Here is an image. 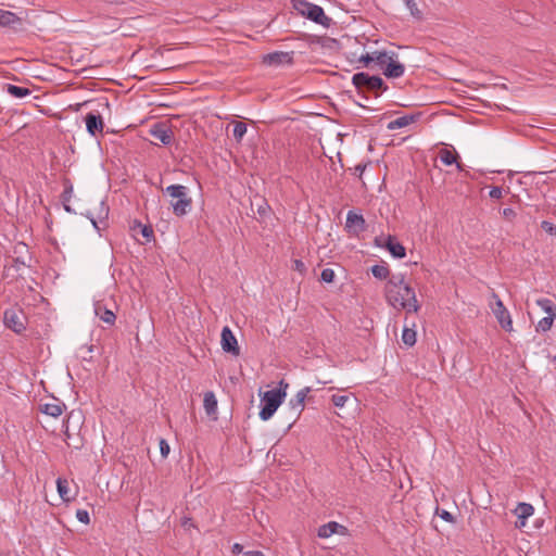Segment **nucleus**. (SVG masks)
Returning <instances> with one entry per match:
<instances>
[{
    "mask_svg": "<svg viewBox=\"0 0 556 556\" xmlns=\"http://www.w3.org/2000/svg\"><path fill=\"white\" fill-rule=\"evenodd\" d=\"M280 386H283L285 389H273L261 394L260 418L264 421L270 419L274 416L287 395L286 389L288 384L283 381H280Z\"/></svg>",
    "mask_w": 556,
    "mask_h": 556,
    "instance_id": "obj_3",
    "label": "nucleus"
},
{
    "mask_svg": "<svg viewBox=\"0 0 556 556\" xmlns=\"http://www.w3.org/2000/svg\"><path fill=\"white\" fill-rule=\"evenodd\" d=\"M415 121H416L415 115H404V116L397 117L394 121H391L388 124V129L395 130V129L404 128V127L410 125L412 123H414Z\"/></svg>",
    "mask_w": 556,
    "mask_h": 556,
    "instance_id": "obj_21",
    "label": "nucleus"
},
{
    "mask_svg": "<svg viewBox=\"0 0 556 556\" xmlns=\"http://www.w3.org/2000/svg\"><path fill=\"white\" fill-rule=\"evenodd\" d=\"M402 341L404 344L413 346L416 343V331L405 326L402 332Z\"/></svg>",
    "mask_w": 556,
    "mask_h": 556,
    "instance_id": "obj_27",
    "label": "nucleus"
},
{
    "mask_svg": "<svg viewBox=\"0 0 556 556\" xmlns=\"http://www.w3.org/2000/svg\"><path fill=\"white\" fill-rule=\"evenodd\" d=\"M56 489L60 497L68 502L70 501V488H68V481L66 479L58 478L56 480Z\"/></svg>",
    "mask_w": 556,
    "mask_h": 556,
    "instance_id": "obj_26",
    "label": "nucleus"
},
{
    "mask_svg": "<svg viewBox=\"0 0 556 556\" xmlns=\"http://www.w3.org/2000/svg\"><path fill=\"white\" fill-rule=\"evenodd\" d=\"M440 517L445 520V521H453V515L446 510H442V513L440 514Z\"/></svg>",
    "mask_w": 556,
    "mask_h": 556,
    "instance_id": "obj_41",
    "label": "nucleus"
},
{
    "mask_svg": "<svg viewBox=\"0 0 556 556\" xmlns=\"http://www.w3.org/2000/svg\"><path fill=\"white\" fill-rule=\"evenodd\" d=\"M160 452L163 458H166L169 454L170 447L165 439L160 440Z\"/></svg>",
    "mask_w": 556,
    "mask_h": 556,
    "instance_id": "obj_36",
    "label": "nucleus"
},
{
    "mask_svg": "<svg viewBox=\"0 0 556 556\" xmlns=\"http://www.w3.org/2000/svg\"><path fill=\"white\" fill-rule=\"evenodd\" d=\"M7 91L14 98L22 99L30 93V90L26 87L7 85Z\"/></svg>",
    "mask_w": 556,
    "mask_h": 556,
    "instance_id": "obj_25",
    "label": "nucleus"
},
{
    "mask_svg": "<svg viewBox=\"0 0 556 556\" xmlns=\"http://www.w3.org/2000/svg\"><path fill=\"white\" fill-rule=\"evenodd\" d=\"M406 8L409 10L410 14L414 17L419 18L421 16V12L419 11L417 3L415 0H404Z\"/></svg>",
    "mask_w": 556,
    "mask_h": 556,
    "instance_id": "obj_31",
    "label": "nucleus"
},
{
    "mask_svg": "<svg viewBox=\"0 0 556 556\" xmlns=\"http://www.w3.org/2000/svg\"><path fill=\"white\" fill-rule=\"evenodd\" d=\"M387 248L396 258H402L406 254L405 248L400 242L394 241L391 237L388 238Z\"/></svg>",
    "mask_w": 556,
    "mask_h": 556,
    "instance_id": "obj_23",
    "label": "nucleus"
},
{
    "mask_svg": "<svg viewBox=\"0 0 556 556\" xmlns=\"http://www.w3.org/2000/svg\"><path fill=\"white\" fill-rule=\"evenodd\" d=\"M394 52L388 51H364L359 54L358 61L364 66H374L378 70H404V65L399 63L395 59Z\"/></svg>",
    "mask_w": 556,
    "mask_h": 556,
    "instance_id": "obj_2",
    "label": "nucleus"
},
{
    "mask_svg": "<svg viewBox=\"0 0 556 556\" xmlns=\"http://www.w3.org/2000/svg\"><path fill=\"white\" fill-rule=\"evenodd\" d=\"M458 154L455 150L450 149H441L439 151V159L444 165H453L455 164L459 172H465L463 164L457 162Z\"/></svg>",
    "mask_w": 556,
    "mask_h": 556,
    "instance_id": "obj_16",
    "label": "nucleus"
},
{
    "mask_svg": "<svg viewBox=\"0 0 556 556\" xmlns=\"http://www.w3.org/2000/svg\"><path fill=\"white\" fill-rule=\"evenodd\" d=\"M152 136L160 140L163 144H169L172 142L173 132L165 127H156L151 131Z\"/></svg>",
    "mask_w": 556,
    "mask_h": 556,
    "instance_id": "obj_22",
    "label": "nucleus"
},
{
    "mask_svg": "<svg viewBox=\"0 0 556 556\" xmlns=\"http://www.w3.org/2000/svg\"><path fill=\"white\" fill-rule=\"evenodd\" d=\"M93 352V345H83L78 349V355L83 359H87V354H91Z\"/></svg>",
    "mask_w": 556,
    "mask_h": 556,
    "instance_id": "obj_38",
    "label": "nucleus"
},
{
    "mask_svg": "<svg viewBox=\"0 0 556 556\" xmlns=\"http://www.w3.org/2000/svg\"><path fill=\"white\" fill-rule=\"evenodd\" d=\"M384 292L388 304L397 311L417 313L420 308L415 290L405 282L402 274L392 275L389 278Z\"/></svg>",
    "mask_w": 556,
    "mask_h": 556,
    "instance_id": "obj_1",
    "label": "nucleus"
},
{
    "mask_svg": "<svg viewBox=\"0 0 556 556\" xmlns=\"http://www.w3.org/2000/svg\"><path fill=\"white\" fill-rule=\"evenodd\" d=\"M491 299L493 300V303H491V309L497 319L498 324L502 326L503 329L506 331L513 330V320L510 317L509 312L504 306L502 300L498 298V295L493 292L491 294Z\"/></svg>",
    "mask_w": 556,
    "mask_h": 556,
    "instance_id": "obj_7",
    "label": "nucleus"
},
{
    "mask_svg": "<svg viewBox=\"0 0 556 556\" xmlns=\"http://www.w3.org/2000/svg\"><path fill=\"white\" fill-rule=\"evenodd\" d=\"M23 24L22 17L17 14L0 9V26L16 29Z\"/></svg>",
    "mask_w": 556,
    "mask_h": 556,
    "instance_id": "obj_14",
    "label": "nucleus"
},
{
    "mask_svg": "<svg viewBox=\"0 0 556 556\" xmlns=\"http://www.w3.org/2000/svg\"><path fill=\"white\" fill-rule=\"evenodd\" d=\"M3 320L4 325L16 333L22 332L26 327L25 314L17 308L5 309Z\"/></svg>",
    "mask_w": 556,
    "mask_h": 556,
    "instance_id": "obj_8",
    "label": "nucleus"
},
{
    "mask_svg": "<svg viewBox=\"0 0 556 556\" xmlns=\"http://www.w3.org/2000/svg\"><path fill=\"white\" fill-rule=\"evenodd\" d=\"M331 401L336 407L342 408V407H344L345 403L349 401V396L334 394V395H332Z\"/></svg>",
    "mask_w": 556,
    "mask_h": 556,
    "instance_id": "obj_32",
    "label": "nucleus"
},
{
    "mask_svg": "<svg viewBox=\"0 0 556 556\" xmlns=\"http://www.w3.org/2000/svg\"><path fill=\"white\" fill-rule=\"evenodd\" d=\"M311 392L309 387H305L298 391L295 396L289 401V409L293 417V422L300 417L301 413L304 409V403L307 394Z\"/></svg>",
    "mask_w": 556,
    "mask_h": 556,
    "instance_id": "obj_10",
    "label": "nucleus"
},
{
    "mask_svg": "<svg viewBox=\"0 0 556 556\" xmlns=\"http://www.w3.org/2000/svg\"><path fill=\"white\" fill-rule=\"evenodd\" d=\"M294 52L275 51L263 56V63L266 66H289L293 64Z\"/></svg>",
    "mask_w": 556,
    "mask_h": 556,
    "instance_id": "obj_9",
    "label": "nucleus"
},
{
    "mask_svg": "<svg viewBox=\"0 0 556 556\" xmlns=\"http://www.w3.org/2000/svg\"><path fill=\"white\" fill-rule=\"evenodd\" d=\"M94 314L105 324L113 325L115 323L116 316L115 314L104 307L100 302L94 304Z\"/></svg>",
    "mask_w": 556,
    "mask_h": 556,
    "instance_id": "obj_18",
    "label": "nucleus"
},
{
    "mask_svg": "<svg viewBox=\"0 0 556 556\" xmlns=\"http://www.w3.org/2000/svg\"><path fill=\"white\" fill-rule=\"evenodd\" d=\"M536 305L547 314V316L556 317V304L546 298L536 300Z\"/></svg>",
    "mask_w": 556,
    "mask_h": 556,
    "instance_id": "obj_24",
    "label": "nucleus"
},
{
    "mask_svg": "<svg viewBox=\"0 0 556 556\" xmlns=\"http://www.w3.org/2000/svg\"><path fill=\"white\" fill-rule=\"evenodd\" d=\"M541 227L544 231L549 233L551 236H556V226L547 220H543Z\"/></svg>",
    "mask_w": 556,
    "mask_h": 556,
    "instance_id": "obj_34",
    "label": "nucleus"
},
{
    "mask_svg": "<svg viewBox=\"0 0 556 556\" xmlns=\"http://www.w3.org/2000/svg\"><path fill=\"white\" fill-rule=\"evenodd\" d=\"M90 220H91L93 228L99 231L100 228H99L98 222L93 217H90Z\"/></svg>",
    "mask_w": 556,
    "mask_h": 556,
    "instance_id": "obj_46",
    "label": "nucleus"
},
{
    "mask_svg": "<svg viewBox=\"0 0 556 556\" xmlns=\"http://www.w3.org/2000/svg\"><path fill=\"white\" fill-rule=\"evenodd\" d=\"M76 518L85 525L90 522L89 513L85 509H77Z\"/></svg>",
    "mask_w": 556,
    "mask_h": 556,
    "instance_id": "obj_35",
    "label": "nucleus"
},
{
    "mask_svg": "<svg viewBox=\"0 0 556 556\" xmlns=\"http://www.w3.org/2000/svg\"><path fill=\"white\" fill-rule=\"evenodd\" d=\"M345 528L341 525H339L336 521H330L326 525H323L318 529V536L323 539L330 538L332 534L338 533L340 531H344Z\"/></svg>",
    "mask_w": 556,
    "mask_h": 556,
    "instance_id": "obj_19",
    "label": "nucleus"
},
{
    "mask_svg": "<svg viewBox=\"0 0 556 556\" xmlns=\"http://www.w3.org/2000/svg\"><path fill=\"white\" fill-rule=\"evenodd\" d=\"M294 267L299 271H303L305 269L304 263L302 261H299V260L294 261Z\"/></svg>",
    "mask_w": 556,
    "mask_h": 556,
    "instance_id": "obj_43",
    "label": "nucleus"
},
{
    "mask_svg": "<svg viewBox=\"0 0 556 556\" xmlns=\"http://www.w3.org/2000/svg\"><path fill=\"white\" fill-rule=\"evenodd\" d=\"M489 195L492 199H501L503 197V189L501 187H492Z\"/></svg>",
    "mask_w": 556,
    "mask_h": 556,
    "instance_id": "obj_39",
    "label": "nucleus"
},
{
    "mask_svg": "<svg viewBox=\"0 0 556 556\" xmlns=\"http://www.w3.org/2000/svg\"><path fill=\"white\" fill-rule=\"evenodd\" d=\"M86 127H87V131L92 136H96L97 134L102 132V130H103L102 117L100 115H96L93 113L87 114Z\"/></svg>",
    "mask_w": 556,
    "mask_h": 556,
    "instance_id": "obj_17",
    "label": "nucleus"
},
{
    "mask_svg": "<svg viewBox=\"0 0 556 556\" xmlns=\"http://www.w3.org/2000/svg\"><path fill=\"white\" fill-rule=\"evenodd\" d=\"M165 193L168 194L173 200L170 205L173 213L176 216H185L188 214L192 206V200L189 197L188 188L182 185H170L165 188Z\"/></svg>",
    "mask_w": 556,
    "mask_h": 556,
    "instance_id": "obj_4",
    "label": "nucleus"
},
{
    "mask_svg": "<svg viewBox=\"0 0 556 556\" xmlns=\"http://www.w3.org/2000/svg\"><path fill=\"white\" fill-rule=\"evenodd\" d=\"M293 9L301 15L323 26H329L331 18L328 17L323 8L308 2L307 0H292Z\"/></svg>",
    "mask_w": 556,
    "mask_h": 556,
    "instance_id": "obj_5",
    "label": "nucleus"
},
{
    "mask_svg": "<svg viewBox=\"0 0 556 556\" xmlns=\"http://www.w3.org/2000/svg\"><path fill=\"white\" fill-rule=\"evenodd\" d=\"M514 513L518 518L516 526L522 528L526 526V520L533 515L534 508L531 504L519 503Z\"/></svg>",
    "mask_w": 556,
    "mask_h": 556,
    "instance_id": "obj_15",
    "label": "nucleus"
},
{
    "mask_svg": "<svg viewBox=\"0 0 556 556\" xmlns=\"http://www.w3.org/2000/svg\"><path fill=\"white\" fill-rule=\"evenodd\" d=\"M247 125L242 122H236L233 125V137L239 142L242 140L243 136L247 134Z\"/></svg>",
    "mask_w": 556,
    "mask_h": 556,
    "instance_id": "obj_30",
    "label": "nucleus"
},
{
    "mask_svg": "<svg viewBox=\"0 0 556 556\" xmlns=\"http://www.w3.org/2000/svg\"><path fill=\"white\" fill-rule=\"evenodd\" d=\"M555 318L556 317L546 316V317H543L542 319H540L536 325V331H540V332L548 331L552 328L553 321Z\"/></svg>",
    "mask_w": 556,
    "mask_h": 556,
    "instance_id": "obj_29",
    "label": "nucleus"
},
{
    "mask_svg": "<svg viewBox=\"0 0 556 556\" xmlns=\"http://www.w3.org/2000/svg\"><path fill=\"white\" fill-rule=\"evenodd\" d=\"M65 409V405L58 399L52 397L49 402L39 405V410L53 418L60 417Z\"/></svg>",
    "mask_w": 556,
    "mask_h": 556,
    "instance_id": "obj_12",
    "label": "nucleus"
},
{
    "mask_svg": "<svg viewBox=\"0 0 556 556\" xmlns=\"http://www.w3.org/2000/svg\"><path fill=\"white\" fill-rule=\"evenodd\" d=\"M334 271L331 269V268H325L323 269L321 271V275H320V279L324 281V282H327V283H330L333 281L334 279Z\"/></svg>",
    "mask_w": 556,
    "mask_h": 556,
    "instance_id": "obj_33",
    "label": "nucleus"
},
{
    "mask_svg": "<svg viewBox=\"0 0 556 556\" xmlns=\"http://www.w3.org/2000/svg\"><path fill=\"white\" fill-rule=\"evenodd\" d=\"M365 225L366 224L363 215L354 211L348 212L345 227L349 231L357 235L365 230Z\"/></svg>",
    "mask_w": 556,
    "mask_h": 556,
    "instance_id": "obj_13",
    "label": "nucleus"
},
{
    "mask_svg": "<svg viewBox=\"0 0 556 556\" xmlns=\"http://www.w3.org/2000/svg\"><path fill=\"white\" fill-rule=\"evenodd\" d=\"M242 551V546L239 543L233 544L232 552L240 553Z\"/></svg>",
    "mask_w": 556,
    "mask_h": 556,
    "instance_id": "obj_45",
    "label": "nucleus"
},
{
    "mask_svg": "<svg viewBox=\"0 0 556 556\" xmlns=\"http://www.w3.org/2000/svg\"><path fill=\"white\" fill-rule=\"evenodd\" d=\"M203 407L208 416L217 412V400L212 391L204 393Z\"/></svg>",
    "mask_w": 556,
    "mask_h": 556,
    "instance_id": "obj_20",
    "label": "nucleus"
},
{
    "mask_svg": "<svg viewBox=\"0 0 556 556\" xmlns=\"http://www.w3.org/2000/svg\"><path fill=\"white\" fill-rule=\"evenodd\" d=\"M222 348L225 352L239 355L238 341L229 327L222 330Z\"/></svg>",
    "mask_w": 556,
    "mask_h": 556,
    "instance_id": "obj_11",
    "label": "nucleus"
},
{
    "mask_svg": "<svg viewBox=\"0 0 556 556\" xmlns=\"http://www.w3.org/2000/svg\"><path fill=\"white\" fill-rule=\"evenodd\" d=\"M404 72H383V74L391 78L400 77Z\"/></svg>",
    "mask_w": 556,
    "mask_h": 556,
    "instance_id": "obj_42",
    "label": "nucleus"
},
{
    "mask_svg": "<svg viewBox=\"0 0 556 556\" xmlns=\"http://www.w3.org/2000/svg\"><path fill=\"white\" fill-rule=\"evenodd\" d=\"M352 81L358 90L359 94L364 93L365 91H370L374 92L375 97L377 98L380 92L387 89L382 78L379 76H369L366 72H358L355 74L352 78Z\"/></svg>",
    "mask_w": 556,
    "mask_h": 556,
    "instance_id": "obj_6",
    "label": "nucleus"
},
{
    "mask_svg": "<svg viewBox=\"0 0 556 556\" xmlns=\"http://www.w3.org/2000/svg\"><path fill=\"white\" fill-rule=\"evenodd\" d=\"M81 70H83V71H86V70H90V67L85 66V67H83Z\"/></svg>",
    "mask_w": 556,
    "mask_h": 556,
    "instance_id": "obj_50",
    "label": "nucleus"
},
{
    "mask_svg": "<svg viewBox=\"0 0 556 556\" xmlns=\"http://www.w3.org/2000/svg\"><path fill=\"white\" fill-rule=\"evenodd\" d=\"M502 215L507 219H513L516 216V212L511 207H505L502 211Z\"/></svg>",
    "mask_w": 556,
    "mask_h": 556,
    "instance_id": "obj_40",
    "label": "nucleus"
},
{
    "mask_svg": "<svg viewBox=\"0 0 556 556\" xmlns=\"http://www.w3.org/2000/svg\"><path fill=\"white\" fill-rule=\"evenodd\" d=\"M65 434L67 438H70V434H68V428L66 427V430H65Z\"/></svg>",
    "mask_w": 556,
    "mask_h": 556,
    "instance_id": "obj_48",
    "label": "nucleus"
},
{
    "mask_svg": "<svg viewBox=\"0 0 556 556\" xmlns=\"http://www.w3.org/2000/svg\"><path fill=\"white\" fill-rule=\"evenodd\" d=\"M371 274L377 279H387L389 277V268L386 265H374Z\"/></svg>",
    "mask_w": 556,
    "mask_h": 556,
    "instance_id": "obj_28",
    "label": "nucleus"
},
{
    "mask_svg": "<svg viewBox=\"0 0 556 556\" xmlns=\"http://www.w3.org/2000/svg\"><path fill=\"white\" fill-rule=\"evenodd\" d=\"M165 70L169 71V70H176V68L175 67H166Z\"/></svg>",
    "mask_w": 556,
    "mask_h": 556,
    "instance_id": "obj_49",
    "label": "nucleus"
},
{
    "mask_svg": "<svg viewBox=\"0 0 556 556\" xmlns=\"http://www.w3.org/2000/svg\"><path fill=\"white\" fill-rule=\"evenodd\" d=\"M245 556H265L262 552L260 551H248L244 553Z\"/></svg>",
    "mask_w": 556,
    "mask_h": 556,
    "instance_id": "obj_44",
    "label": "nucleus"
},
{
    "mask_svg": "<svg viewBox=\"0 0 556 556\" xmlns=\"http://www.w3.org/2000/svg\"><path fill=\"white\" fill-rule=\"evenodd\" d=\"M138 226L140 227L141 235L147 239L150 240L153 236V230L151 227L142 225L141 223H138Z\"/></svg>",
    "mask_w": 556,
    "mask_h": 556,
    "instance_id": "obj_37",
    "label": "nucleus"
},
{
    "mask_svg": "<svg viewBox=\"0 0 556 556\" xmlns=\"http://www.w3.org/2000/svg\"><path fill=\"white\" fill-rule=\"evenodd\" d=\"M101 207H102V211L104 212V217H106L108 213H109V208L104 205L103 201L101 202Z\"/></svg>",
    "mask_w": 556,
    "mask_h": 556,
    "instance_id": "obj_47",
    "label": "nucleus"
}]
</instances>
